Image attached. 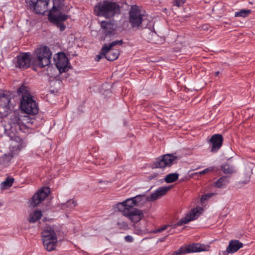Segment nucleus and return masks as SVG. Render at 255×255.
Segmentation results:
<instances>
[{"label":"nucleus","mask_w":255,"mask_h":255,"mask_svg":"<svg viewBox=\"0 0 255 255\" xmlns=\"http://www.w3.org/2000/svg\"><path fill=\"white\" fill-rule=\"evenodd\" d=\"M229 182V179L227 176H224L220 178L215 183V186L218 188H223Z\"/></svg>","instance_id":"b1692460"},{"label":"nucleus","mask_w":255,"mask_h":255,"mask_svg":"<svg viewBox=\"0 0 255 255\" xmlns=\"http://www.w3.org/2000/svg\"><path fill=\"white\" fill-rule=\"evenodd\" d=\"M125 239L127 242H131L133 241V238L132 236L128 235L125 237Z\"/></svg>","instance_id":"2f4dec72"},{"label":"nucleus","mask_w":255,"mask_h":255,"mask_svg":"<svg viewBox=\"0 0 255 255\" xmlns=\"http://www.w3.org/2000/svg\"><path fill=\"white\" fill-rule=\"evenodd\" d=\"M77 205L76 201L74 200H69L66 203L62 204L61 208L66 209L67 210H71L74 208Z\"/></svg>","instance_id":"393cba45"},{"label":"nucleus","mask_w":255,"mask_h":255,"mask_svg":"<svg viewBox=\"0 0 255 255\" xmlns=\"http://www.w3.org/2000/svg\"><path fill=\"white\" fill-rule=\"evenodd\" d=\"M50 0H26L27 5L36 13L43 14L48 10Z\"/></svg>","instance_id":"1a4fd4ad"},{"label":"nucleus","mask_w":255,"mask_h":255,"mask_svg":"<svg viewBox=\"0 0 255 255\" xmlns=\"http://www.w3.org/2000/svg\"><path fill=\"white\" fill-rule=\"evenodd\" d=\"M136 207H142L147 201H152L150 200V196H147L145 195H137L135 197H132Z\"/></svg>","instance_id":"412c9836"},{"label":"nucleus","mask_w":255,"mask_h":255,"mask_svg":"<svg viewBox=\"0 0 255 255\" xmlns=\"http://www.w3.org/2000/svg\"><path fill=\"white\" fill-rule=\"evenodd\" d=\"M95 11L99 16L111 18L116 14L120 13V8L117 3L106 0L95 6Z\"/></svg>","instance_id":"f03ea898"},{"label":"nucleus","mask_w":255,"mask_h":255,"mask_svg":"<svg viewBox=\"0 0 255 255\" xmlns=\"http://www.w3.org/2000/svg\"><path fill=\"white\" fill-rule=\"evenodd\" d=\"M102 56L103 57H104V56H103L101 54V52L100 53V55H97L96 56V58H95V60L97 61H99L102 58Z\"/></svg>","instance_id":"72a5a7b5"},{"label":"nucleus","mask_w":255,"mask_h":255,"mask_svg":"<svg viewBox=\"0 0 255 255\" xmlns=\"http://www.w3.org/2000/svg\"><path fill=\"white\" fill-rule=\"evenodd\" d=\"M26 142L19 136H14L11 139L8 155L12 158L18 155L21 150L25 147Z\"/></svg>","instance_id":"9b49d317"},{"label":"nucleus","mask_w":255,"mask_h":255,"mask_svg":"<svg viewBox=\"0 0 255 255\" xmlns=\"http://www.w3.org/2000/svg\"><path fill=\"white\" fill-rule=\"evenodd\" d=\"M123 43V40H115L110 44H105L101 50V54L109 61H114L119 56V51L113 47L116 45H121Z\"/></svg>","instance_id":"39448f33"},{"label":"nucleus","mask_w":255,"mask_h":255,"mask_svg":"<svg viewBox=\"0 0 255 255\" xmlns=\"http://www.w3.org/2000/svg\"><path fill=\"white\" fill-rule=\"evenodd\" d=\"M42 216V213L40 210H35L31 213L28 219L30 223H33L39 220Z\"/></svg>","instance_id":"5701e85b"},{"label":"nucleus","mask_w":255,"mask_h":255,"mask_svg":"<svg viewBox=\"0 0 255 255\" xmlns=\"http://www.w3.org/2000/svg\"><path fill=\"white\" fill-rule=\"evenodd\" d=\"M210 196H209V195H204L202 197H201V200H206V197H209Z\"/></svg>","instance_id":"f704fd0d"},{"label":"nucleus","mask_w":255,"mask_h":255,"mask_svg":"<svg viewBox=\"0 0 255 255\" xmlns=\"http://www.w3.org/2000/svg\"><path fill=\"white\" fill-rule=\"evenodd\" d=\"M243 246V244L239 240H232L229 242L226 252L227 254H232L238 252Z\"/></svg>","instance_id":"a211bd4d"},{"label":"nucleus","mask_w":255,"mask_h":255,"mask_svg":"<svg viewBox=\"0 0 255 255\" xmlns=\"http://www.w3.org/2000/svg\"><path fill=\"white\" fill-rule=\"evenodd\" d=\"M209 249V246L199 243H194L186 246L181 247L178 250L175 251L173 255H181L190 253L208 251Z\"/></svg>","instance_id":"6e6552de"},{"label":"nucleus","mask_w":255,"mask_h":255,"mask_svg":"<svg viewBox=\"0 0 255 255\" xmlns=\"http://www.w3.org/2000/svg\"><path fill=\"white\" fill-rule=\"evenodd\" d=\"M50 193V189L45 187L39 190L32 197L30 205L35 207L44 200Z\"/></svg>","instance_id":"4468645a"},{"label":"nucleus","mask_w":255,"mask_h":255,"mask_svg":"<svg viewBox=\"0 0 255 255\" xmlns=\"http://www.w3.org/2000/svg\"><path fill=\"white\" fill-rule=\"evenodd\" d=\"M62 0H53V7L52 9L50 10L49 13L51 11L57 12H61L60 10V5L61 4Z\"/></svg>","instance_id":"cd10ccee"},{"label":"nucleus","mask_w":255,"mask_h":255,"mask_svg":"<svg viewBox=\"0 0 255 255\" xmlns=\"http://www.w3.org/2000/svg\"><path fill=\"white\" fill-rule=\"evenodd\" d=\"M54 60L60 73L65 72L68 69V59L64 53L60 52L55 55Z\"/></svg>","instance_id":"ddd939ff"},{"label":"nucleus","mask_w":255,"mask_h":255,"mask_svg":"<svg viewBox=\"0 0 255 255\" xmlns=\"http://www.w3.org/2000/svg\"><path fill=\"white\" fill-rule=\"evenodd\" d=\"M214 170V167H209L208 168L205 169L204 170H203L201 171L195 173V174L201 175H204V174H206L209 173V172H211V171H213Z\"/></svg>","instance_id":"c756f323"},{"label":"nucleus","mask_w":255,"mask_h":255,"mask_svg":"<svg viewBox=\"0 0 255 255\" xmlns=\"http://www.w3.org/2000/svg\"><path fill=\"white\" fill-rule=\"evenodd\" d=\"M136 5L132 6L129 12V22L133 27H138L145 15Z\"/></svg>","instance_id":"0eeeda50"},{"label":"nucleus","mask_w":255,"mask_h":255,"mask_svg":"<svg viewBox=\"0 0 255 255\" xmlns=\"http://www.w3.org/2000/svg\"><path fill=\"white\" fill-rule=\"evenodd\" d=\"M101 26L103 29V32L106 36L115 34L116 26L114 24L106 21H102Z\"/></svg>","instance_id":"6ab92c4d"},{"label":"nucleus","mask_w":255,"mask_h":255,"mask_svg":"<svg viewBox=\"0 0 255 255\" xmlns=\"http://www.w3.org/2000/svg\"><path fill=\"white\" fill-rule=\"evenodd\" d=\"M222 171L226 174H232L236 171V167L232 164L225 163L221 166Z\"/></svg>","instance_id":"4be33fe9"},{"label":"nucleus","mask_w":255,"mask_h":255,"mask_svg":"<svg viewBox=\"0 0 255 255\" xmlns=\"http://www.w3.org/2000/svg\"><path fill=\"white\" fill-rule=\"evenodd\" d=\"M68 18L67 15L62 12L57 11H51L49 14V19L51 22L55 23L59 28L60 31H63L65 29V25L61 22L65 21Z\"/></svg>","instance_id":"f8f14e48"},{"label":"nucleus","mask_w":255,"mask_h":255,"mask_svg":"<svg viewBox=\"0 0 255 255\" xmlns=\"http://www.w3.org/2000/svg\"><path fill=\"white\" fill-rule=\"evenodd\" d=\"M134 202L132 197L128 198L117 203L115 209L133 223H137L142 219L144 214L142 210L133 208L136 206Z\"/></svg>","instance_id":"f257e3e1"},{"label":"nucleus","mask_w":255,"mask_h":255,"mask_svg":"<svg viewBox=\"0 0 255 255\" xmlns=\"http://www.w3.org/2000/svg\"><path fill=\"white\" fill-rule=\"evenodd\" d=\"M14 181V179L12 177H8L5 180L1 183V188H7L11 187Z\"/></svg>","instance_id":"bb28decb"},{"label":"nucleus","mask_w":255,"mask_h":255,"mask_svg":"<svg viewBox=\"0 0 255 255\" xmlns=\"http://www.w3.org/2000/svg\"><path fill=\"white\" fill-rule=\"evenodd\" d=\"M170 187V186H162L158 188L150 195V200L154 201L164 195L169 191Z\"/></svg>","instance_id":"aec40b11"},{"label":"nucleus","mask_w":255,"mask_h":255,"mask_svg":"<svg viewBox=\"0 0 255 255\" xmlns=\"http://www.w3.org/2000/svg\"><path fill=\"white\" fill-rule=\"evenodd\" d=\"M219 74V71H217L215 73V75L217 76H218Z\"/></svg>","instance_id":"c9c22d12"},{"label":"nucleus","mask_w":255,"mask_h":255,"mask_svg":"<svg viewBox=\"0 0 255 255\" xmlns=\"http://www.w3.org/2000/svg\"><path fill=\"white\" fill-rule=\"evenodd\" d=\"M16 66L21 69L28 68L31 62V54L29 52L21 53L16 57Z\"/></svg>","instance_id":"2eb2a0df"},{"label":"nucleus","mask_w":255,"mask_h":255,"mask_svg":"<svg viewBox=\"0 0 255 255\" xmlns=\"http://www.w3.org/2000/svg\"><path fill=\"white\" fill-rule=\"evenodd\" d=\"M9 102V100H7V103H8Z\"/></svg>","instance_id":"e433bc0d"},{"label":"nucleus","mask_w":255,"mask_h":255,"mask_svg":"<svg viewBox=\"0 0 255 255\" xmlns=\"http://www.w3.org/2000/svg\"><path fill=\"white\" fill-rule=\"evenodd\" d=\"M251 13L250 9H242L239 11H237L235 13L236 17H245L248 16Z\"/></svg>","instance_id":"c85d7f7f"},{"label":"nucleus","mask_w":255,"mask_h":255,"mask_svg":"<svg viewBox=\"0 0 255 255\" xmlns=\"http://www.w3.org/2000/svg\"><path fill=\"white\" fill-rule=\"evenodd\" d=\"M45 249L48 252L54 250L57 244V237L54 230L50 226L45 227L41 233Z\"/></svg>","instance_id":"20e7f679"},{"label":"nucleus","mask_w":255,"mask_h":255,"mask_svg":"<svg viewBox=\"0 0 255 255\" xmlns=\"http://www.w3.org/2000/svg\"><path fill=\"white\" fill-rule=\"evenodd\" d=\"M223 138L222 135L219 134H214L210 139L211 143V151L213 152H217L221 147Z\"/></svg>","instance_id":"f3484780"},{"label":"nucleus","mask_w":255,"mask_h":255,"mask_svg":"<svg viewBox=\"0 0 255 255\" xmlns=\"http://www.w3.org/2000/svg\"><path fill=\"white\" fill-rule=\"evenodd\" d=\"M177 157L172 154H167L162 156V158L156 159L154 162L156 168H163L170 166Z\"/></svg>","instance_id":"dca6fc26"},{"label":"nucleus","mask_w":255,"mask_h":255,"mask_svg":"<svg viewBox=\"0 0 255 255\" xmlns=\"http://www.w3.org/2000/svg\"><path fill=\"white\" fill-rule=\"evenodd\" d=\"M178 174L176 173L168 174L165 177V181L168 183H172L176 181L178 178Z\"/></svg>","instance_id":"a878e982"},{"label":"nucleus","mask_w":255,"mask_h":255,"mask_svg":"<svg viewBox=\"0 0 255 255\" xmlns=\"http://www.w3.org/2000/svg\"><path fill=\"white\" fill-rule=\"evenodd\" d=\"M174 5L179 6L181 3L183 2V0H173Z\"/></svg>","instance_id":"473e14b6"},{"label":"nucleus","mask_w":255,"mask_h":255,"mask_svg":"<svg viewBox=\"0 0 255 255\" xmlns=\"http://www.w3.org/2000/svg\"><path fill=\"white\" fill-rule=\"evenodd\" d=\"M33 55L34 60L38 67L43 68L50 65L52 52L47 46H42L36 49Z\"/></svg>","instance_id":"7ed1b4c3"},{"label":"nucleus","mask_w":255,"mask_h":255,"mask_svg":"<svg viewBox=\"0 0 255 255\" xmlns=\"http://www.w3.org/2000/svg\"><path fill=\"white\" fill-rule=\"evenodd\" d=\"M203 211L201 207H196L192 209L185 217L180 220L176 224L171 225L173 229H175L178 226H182L188 223L191 221L197 219Z\"/></svg>","instance_id":"9d476101"},{"label":"nucleus","mask_w":255,"mask_h":255,"mask_svg":"<svg viewBox=\"0 0 255 255\" xmlns=\"http://www.w3.org/2000/svg\"><path fill=\"white\" fill-rule=\"evenodd\" d=\"M168 227H170V226L168 225H164L161 228H159L156 230H154L150 231V233H154V234L160 233V232L166 230Z\"/></svg>","instance_id":"7c9ffc66"},{"label":"nucleus","mask_w":255,"mask_h":255,"mask_svg":"<svg viewBox=\"0 0 255 255\" xmlns=\"http://www.w3.org/2000/svg\"><path fill=\"white\" fill-rule=\"evenodd\" d=\"M20 107L26 113L35 115L38 113L36 103L30 94L26 93L22 94Z\"/></svg>","instance_id":"423d86ee"}]
</instances>
